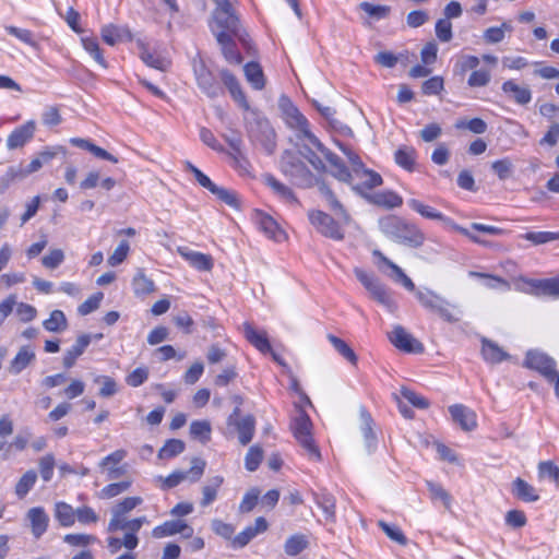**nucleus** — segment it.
I'll use <instances>...</instances> for the list:
<instances>
[{
	"label": "nucleus",
	"instance_id": "obj_1",
	"mask_svg": "<svg viewBox=\"0 0 559 559\" xmlns=\"http://www.w3.org/2000/svg\"><path fill=\"white\" fill-rule=\"evenodd\" d=\"M280 108L287 126L298 132V139L309 141L311 145L321 152L326 162H329L332 168L331 175L337 180H348L349 175L345 169L344 162L340 156L326 148L310 131L307 118L298 110V108L295 107L286 97H282L280 99Z\"/></svg>",
	"mask_w": 559,
	"mask_h": 559
},
{
	"label": "nucleus",
	"instance_id": "obj_2",
	"mask_svg": "<svg viewBox=\"0 0 559 559\" xmlns=\"http://www.w3.org/2000/svg\"><path fill=\"white\" fill-rule=\"evenodd\" d=\"M213 2L215 9L211 14L209 26L215 38L223 33L225 36H235L243 41L246 32L230 0H213Z\"/></svg>",
	"mask_w": 559,
	"mask_h": 559
},
{
	"label": "nucleus",
	"instance_id": "obj_3",
	"mask_svg": "<svg viewBox=\"0 0 559 559\" xmlns=\"http://www.w3.org/2000/svg\"><path fill=\"white\" fill-rule=\"evenodd\" d=\"M245 127L249 140L259 144L269 155L276 148V133L270 121L258 110L251 109L245 117Z\"/></svg>",
	"mask_w": 559,
	"mask_h": 559
},
{
	"label": "nucleus",
	"instance_id": "obj_4",
	"mask_svg": "<svg viewBox=\"0 0 559 559\" xmlns=\"http://www.w3.org/2000/svg\"><path fill=\"white\" fill-rule=\"evenodd\" d=\"M382 233L399 243L418 248L425 241L424 233L414 224H409L396 216H389L380 221Z\"/></svg>",
	"mask_w": 559,
	"mask_h": 559
},
{
	"label": "nucleus",
	"instance_id": "obj_5",
	"mask_svg": "<svg viewBox=\"0 0 559 559\" xmlns=\"http://www.w3.org/2000/svg\"><path fill=\"white\" fill-rule=\"evenodd\" d=\"M311 429L312 423L310 420V417L305 411L298 409L297 415L295 416L292 423V430L294 437L307 452V455L310 460L320 461L321 453L319 448L314 443Z\"/></svg>",
	"mask_w": 559,
	"mask_h": 559
},
{
	"label": "nucleus",
	"instance_id": "obj_6",
	"mask_svg": "<svg viewBox=\"0 0 559 559\" xmlns=\"http://www.w3.org/2000/svg\"><path fill=\"white\" fill-rule=\"evenodd\" d=\"M354 273L357 280L368 290L372 299L384 306L391 312L396 310V304L391 297L390 293L385 286L382 285L376 277L359 267H356Z\"/></svg>",
	"mask_w": 559,
	"mask_h": 559
},
{
	"label": "nucleus",
	"instance_id": "obj_7",
	"mask_svg": "<svg viewBox=\"0 0 559 559\" xmlns=\"http://www.w3.org/2000/svg\"><path fill=\"white\" fill-rule=\"evenodd\" d=\"M416 298L420 305L431 312L438 313L447 322H456L460 320L459 316L450 311V304L443 297L437 295L430 289L416 290Z\"/></svg>",
	"mask_w": 559,
	"mask_h": 559
},
{
	"label": "nucleus",
	"instance_id": "obj_8",
	"mask_svg": "<svg viewBox=\"0 0 559 559\" xmlns=\"http://www.w3.org/2000/svg\"><path fill=\"white\" fill-rule=\"evenodd\" d=\"M281 169L297 186L309 187L312 183L311 171L297 156L292 153H285L282 156Z\"/></svg>",
	"mask_w": 559,
	"mask_h": 559
},
{
	"label": "nucleus",
	"instance_id": "obj_9",
	"mask_svg": "<svg viewBox=\"0 0 559 559\" xmlns=\"http://www.w3.org/2000/svg\"><path fill=\"white\" fill-rule=\"evenodd\" d=\"M344 166L346 165L344 164ZM345 169L349 175V179L341 181L350 185L353 190L362 197L364 194H368L366 190H371L376 187H379L383 182L380 174L366 167L361 168L360 170H356V174L354 175H352L347 167H345Z\"/></svg>",
	"mask_w": 559,
	"mask_h": 559
},
{
	"label": "nucleus",
	"instance_id": "obj_10",
	"mask_svg": "<svg viewBox=\"0 0 559 559\" xmlns=\"http://www.w3.org/2000/svg\"><path fill=\"white\" fill-rule=\"evenodd\" d=\"M193 71L198 86L206 96L215 98L223 93L222 86L217 82L215 75L207 69L203 60L193 59Z\"/></svg>",
	"mask_w": 559,
	"mask_h": 559
},
{
	"label": "nucleus",
	"instance_id": "obj_11",
	"mask_svg": "<svg viewBox=\"0 0 559 559\" xmlns=\"http://www.w3.org/2000/svg\"><path fill=\"white\" fill-rule=\"evenodd\" d=\"M126 456L127 451L119 449L102 459L98 467L105 473L107 480H116L127 475L128 464H121Z\"/></svg>",
	"mask_w": 559,
	"mask_h": 559
},
{
	"label": "nucleus",
	"instance_id": "obj_12",
	"mask_svg": "<svg viewBox=\"0 0 559 559\" xmlns=\"http://www.w3.org/2000/svg\"><path fill=\"white\" fill-rule=\"evenodd\" d=\"M308 216L311 224L321 235L333 240H343L344 233L332 216L322 211H311L309 212Z\"/></svg>",
	"mask_w": 559,
	"mask_h": 559
},
{
	"label": "nucleus",
	"instance_id": "obj_13",
	"mask_svg": "<svg viewBox=\"0 0 559 559\" xmlns=\"http://www.w3.org/2000/svg\"><path fill=\"white\" fill-rule=\"evenodd\" d=\"M524 366L538 371L549 381L555 380L556 361L543 352L528 350L526 353Z\"/></svg>",
	"mask_w": 559,
	"mask_h": 559
},
{
	"label": "nucleus",
	"instance_id": "obj_14",
	"mask_svg": "<svg viewBox=\"0 0 559 559\" xmlns=\"http://www.w3.org/2000/svg\"><path fill=\"white\" fill-rule=\"evenodd\" d=\"M205 465V461L199 457H194L192 460V466L189 471H176L167 476L164 479V488H174L187 478H190L191 481H198L204 473Z\"/></svg>",
	"mask_w": 559,
	"mask_h": 559
},
{
	"label": "nucleus",
	"instance_id": "obj_15",
	"mask_svg": "<svg viewBox=\"0 0 559 559\" xmlns=\"http://www.w3.org/2000/svg\"><path fill=\"white\" fill-rule=\"evenodd\" d=\"M391 343L400 350L420 354L424 352L423 344L409 334L403 326L396 325L390 333Z\"/></svg>",
	"mask_w": 559,
	"mask_h": 559
},
{
	"label": "nucleus",
	"instance_id": "obj_16",
	"mask_svg": "<svg viewBox=\"0 0 559 559\" xmlns=\"http://www.w3.org/2000/svg\"><path fill=\"white\" fill-rule=\"evenodd\" d=\"M527 293L537 297L559 298V277L525 281Z\"/></svg>",
	"mask_w": 559,
	"mask_h": 559
},
{
	"label": "nucleus",
	"instance_id": "obj_17",
	"mask_svg": "<svg viewBox=\"0 0 559 559\" xmlns=\"http://www.w3.org/2000/svg\"><path fill=\"white\" fill-rule=\"evenodd\" d=\"M372 254L379 260V263L384 264L391 270L389 276L393 281L401 283L407 290L414 292L416 294L417 289L415 288V284L399 265L388 259L380 250H373Z\"/></svg>",
	"mask_w": 559,
	"mask_h": 559
},
{
	"label": "nucleus",
	"instance_id": "obj_18",
	"mask_svg": "<svg viewBox=\"0 0 559 559\" xmlns=\"http://www.w3.org/2000/svg\"><path fill=\"white\" fill-rule=\"evenodd\" d=\"M36 124L34 121L26 123L14 129L7 139V146L9 150H15L24 146L34 136Z\"/></svg>",
	"mask_w": 559,
	"mask_h": 559
},
{
	"label": "nucleus",
	"instance_id": "obj_19",
	"mask_svg": "<svg viewBox=\"0 0 559 559\" xmlns=\"http://www.w3.org/2000/svg\"><path fill=\"white\" fill-rule=\"evenodd\" d=\"M449 413L454 423L459 424L460 427L465 431H472L476 428V414L468 407L462 404L451 405Z\"/></svg>",
	"mask_w": 559,
	"mask_h": 559
},
{
	"label": "nucleus",
	"instance_id": "obj_20",
	"mask_svg": "<svg viewBox=\"0 0 559 559\" xmlns=\"http://www.w3.org/2000/svg\"><path fill=\"white\" fill-rule=\"evenodd\" d=\"M267 527L269 524L264 518H257L253 526H247L234 537L231 542L233 547L242 548L247 546L258 534L265 532Z\"/></svg>",
	"mask_w": 559,
	"mask_h": 559
},
{
	"label": "nucleus",
	"instance_id": "obj_21",
	"mask_svg": "<svg viewBox=\"0 0 559 559\" xmlns=\"http://www.w3.org/2000/svg\"><path fill=\"white\" fill-rule=\"evenodd\" d=\"M221 79L225 86L228 88L233 99L245 110H251L249 103L247 102L246 95L236 79V76L228 70L221 71Z\"/></svg>",
	"mask_w": 559,
	"mask_h": 559
},
{
	"label": "nucleus",
	"instance_id": "obj_22",
	"mask_svg": "<svg viewBox=\"0 0 559 559\" xmlns=\"http://www.w3.org/2000/svg\"><path fill=\"white\" fill-rule=\"evenodd\" d=\"M26 519L29 522L32 534L35 538L41 537L47 531L49 516L44 508L35 507L27 511Z\"/></svg>",
	"mask_w": 559,
	"mask_h": 559
},
{
	"label": "nucleus",
	"instance_id": "obj_23",
	"mask_svg": "<svg viewBox=\"0 0 559 559\" xmlns=\"http://www.w3.org/2000/svg\"><path fill=\"white\" fill-rule=\"evenodd\" d=\"M263 183L269 187L273 193L278 197L282 201L288 204L298 203V200L293 190L286 185L282 183L271 174H264L262 176Z\"/></svg>",
	"mask_w": 559,
	"mask_h": 559
},
{
	"label": "nucleus",
	"instance_id": "obj_24",
	"mask_svg": "<svg viewBox=\"0 0 559 559\" xmlns=\"http://www.w3.org/2000/svg\"><path fill=\"white\" fill-rule=\"evenodd\" d=\"M177 251L191 266L199 271H211L213 269L214 262L209 254L192 251L187 247H179Z\"/></svg>",
	"mask_w": 559,
	"mask_h": 559
},
{
	"label": "nucleus",
	"instance_id": "obj_25",
	"mask_svg": "<svg viewBox=\"0 0 559 559\" xmlns=\"http://www.w3.org/2000/svg\"><path fill=\"white\" fill-rule=\"evenodd\" d=\"M243 334L247 341L263 354L271 353V344L265 331H258L251 323H243Z\"/></svg>",
	"mask_w": 559,
	"mask_h": 559
},
{
	"label": "nucleus",
	"instance_id": "obj_26",
	"mask_svg": "<svg viewBox=\"0 0 559 559\" xmlns=\"http://www.w3.org/2000/svg\"><path fill=\"white\" fill-rule=\"evenodd\" d=\"M501 90L514 103L527 105L532 100V92L526 86L519 85L514 80H508L502 83Z\"/></svg>",
	"mask_w": 559,
	"mask_h": 559
},
{
	"label": "nucleus",
	"instance_id": "obj_27",
	"mask_svg": "<svg viewBox=\"0 0 559 559\" xmlns=\"http://www.w3.org/2000/svg\"><path fill=\"white\" fill-rule=\"evenodd\" d=\"M481 356L489 364H500L510 358L503 348L486 337L481 338Z\"/></svg>",
	"mask_w": 559,
	"mask_h": 559
},
{
	"label": "nucleus",
	"instance_id": "obj_28",
	"mask_svg": "<svg viewBox=\"0 0 559 559\" xmlns=\"http://www.w3.org/2000/svg\"><path fill=\"white\" fill-rule=\"evenodd\" d=\"M255 224L269 238L280 241L284 237V231L277 223L265 213L257 212Z\"/></svg>",
	"mask_w": 559,
	"mask_h": 559
},
{
	"label": "nucleus",
	"instance_id": "obj_29",
	"mask_svg": "<svg viewBox=\"0 0 559 559\" xmlns=\"http://www.w3.org/2000/svg\"><path fill=\"white\" fill-rule=\"evenodd\" d=\"M512 495L524 502H536L539 500L537 490L520 477L515 478L512 483Z\"/></svg>",
	"mask_w": 559,
	"mask_h": 559
},
{
	"label": "nucleus",
	"instance_id": "obj_30",
	"mask_svg": "<svg viewBox=\"0 0 559 559\" xmlns=\"http://www.w3.org/2000/svg\"><path fill=\"white\" fill-rule=\"evenodd\" d=\"M319 191L328 201L330 209L344 222L349 223L350 216L343 206V204L337 200L334 192L330 189V187L325 182L319 183Z\"/></svg>",
	"mask_w": 559,
	"mask_h": 559
},
{
	"label": "nucleus",
	"instance_id": "obj_31",
	"mask_svg": "<svg viewBox=\"0 0 559 559\" xmlns=\"http://www.w3.org/2000/svg\"><path fill=\"white\" fill-rule=\"evenodd\" d=\"M364 198L376 205L383 206L386 209L400 207L403 204V199L393 191H383L374 194H364Z\"/></svg>",
	"mask_w": 559,
	"mask_h": 559
},
{
	"label": "nucleus",
	"instance_id": "obj_32",
	"mask_svg": "<svg viewBox=\"0 0 559 559\" xmlns=\"http://www.w3.org/2000/svg\"><path fill=\"white\" fill-rule=\"evenodd\" d=\"M91 343V335L82 334L76 338L75 344L69 348L63 356V366L71 368L74 366L76 359L85 352Z\"/></svg>",
	"mask_w": 559,
	"mask_h": 559
},
{
	"label": "nucleus",
	"instance_id": "obj_33",
	"mask_svg": "<svg viewBox=\"0 0 559 559\" xmlns=\"http://www.w3.org/2000/svg\"><path fill=\"white\" fill-rule=\"evenodd\" d=\"M102 38L106 44L115 46L118 43L131 40L132 36L130 31L126 27L106 25L102 28Z\"/></svg>",
	"mask_w": 559,
	"mask_h": 559
},
{
	"label": "nucleus",
	"instance_id": "obj_34",
	"mask_svg": "<svg viewBox=\"0 0 559 559\" xmlns=\"http://www.w3.org/2000/svg\"><path fill=\"white\" fill-rule=\"evenodd\" d=\"M234 37L235 36H225V35H223V33H219L216 40L222 48V52H223L225 59L229 63L239 64L242 61V57L236 48V44L233 39Z\"/></svg>",
	"mask_w": 559,
	"mask_h": 559
},
{
	"label": "nucleus",
	"instance_id": "obj_35",
	"mask_svg": "<svg viewBox=\"0 0 559 559\" xmlns=\"http://www.w3.org/2000/svg\"><path fill=\"white\" fill-rule=\"evenodd\" d=\"M237 432H238V440L242 445H247L251 442L254 430H255V420L252 415H247L243 418L239 420H235V424Z\"/></svg>",
	"mask_w": 559,
	"mask_h": 559
},
{
	"label": "nucleus",
	"instance_id": "obj_36",
	"mask_svg": "<svg viewBox=\"0 0 559 559\" xmlns=\"http://www.w3.org/2000/svg\"><path fill=\"white\" fill-rule=\"evenodd\" d=\"M35 359V353L29 346H23L20 348L16 356L12 359L9 366V372L12 374H19L22 372L33 360Z\"/></svg>",
	"mask_w": 559,
	"mask_h": 559
},
{
	"label": "nucleus",
	"instance_id": "obj_37",
	"mask_svg": "<svg viewBox=\"0 0 559 559\" xmlns=\"http://www.w3.org/2000/svg\"><path fill=\"white\" fill-rule=\"evenodd\" d=\"M395 163L407 171H414L416 167L417 152L412 146H401L394 153Z\"/></svg>",
	"mask_w": 559,
	"mask_h": 559
},
{
	"label": "nucleus",
	"instance_id": "obj_38",
	"mask_svg": "<svg viewBox=\"0 0 559 559\" xmlns=\"http://www.w3.org/2000/svg\"><path fill=\"white\" fill-rule=\"evenodd\" d=\"M317 506L323 511L325 519L330 522H335L336 513V499L329 492H320L314 495Z\"/></svg>",
	"mask_w": 559,
	"mask_h": 559
},
{
	"label": "nucleus",
	"instance_id": "obj_39",
	"mask_svg": "<svg viewBox=\"0 0 559 559\" xmlns=\"http://www.w3.org/2000/svg\"><path fill=\"white\" fill-rule=\"evenodd\" d=\"M224 483L223 476H214L206 480V484L202 487V499L201 506L207 507L215 501L218 489Z\"/></svg>",
	"mask_w": 559,
	"mask_h": 559
},
{
	"label": "nucleus",
	"instance_id": "obj_40",
	"mask_svg": "<svg viewBox=\"0 0 559 559\" xmlns=\"http://www.w3.org/2000/svg\"><path fill=\"white\" fill-rule=\"evenodd\" d=\"M407 205L413 211L420 214L425 218L450 222V219L447 218L442 213L438 212L436 209H433L429 205L424 204L421 201H419L417 199H409L407 201Z\"/></svg>",
	"mask_w": 559,
	"mask_h": 559
},
{
	"label": "nucleus",
	"instance_id": "obj_41",
	"mask_svg": "<svg viewBox=\"0 0 559 559\" xmlns=\"http://www.w3.org/2000/svg\"><path fill=\"white\" fill-rule=\"evenodd\" d=\"M132 288L135 296L143 297L155 290V284L143 271H139L132 280Z\"/></svg>",
	"mask_w": 559,
	"mask_h": 559
},
{
	"label": "nucleus",
	"instance_id": "obj_42",
	"mask_svg": "<svg viewBox=\"0 0 559 559\" xmlns=\"http://www.w3.org/2000/svg\"><path fill=\"white\" fill-rule=\"evenodd\" d=\"M55 518L62 526H72L75 522L76 510L66 502H58L55 507Z\"/></svg>",
	"mask_w": 559,
	"mask_h": 559
},
{
	"label": "nucleus",
	"instance_id": "obj_43",
	"mask_svg": "<svg viewBox=\"0 0 559 559\" xmlns=\"http://www.w3.org/2000/svg\"><path fill=\"white\" fill-rule=\"evenodd\" d=\"M245 74L248 82L255 90H262L265 85L262 68L257 62H249L245 66Z\"/></svg>",
	"mask_w": 559,
	"mask_h": 559
},
{
	"label": "nucleus",
	"instance_id": "obj_44",
	"mask_svg": "<svg viewBox=\"0 0 559 559\" xmlns=\"http://www.w3.org/2000/svg\"><path fill=\"white\" fill-rule=\"evenodd\" d=\"M43 326L48 332L59 333L68 328V320L61 310H53L50 317L43 322Z\"/></svg>",
	"mask_w": 559,
	"mask_h": 559
},
{
	"label": "nucleus",
	"instance_id": "obj_45",
	"mask_svg": "<svg viewBox=\"0 0 559 559\" xmlns=\"http://www.w3.org/2000/svg\"><path fill=\"white\" fill-rule=\"evenodd\" d=\"M328 340L333 345L335 350L341 356H343L347 361H349L354 366L357 364V360H358L357 355L355 354V352L349 347V345L345 341H343L342 338H340L335 335H332V334L328 335Z\"/></svg>",
	"mask_w": 559,
	"mask_h": 559
},
{
	"label": "nucleus",
	"instance_id": "obj_46",
	"mask_svg": "<svg viewBox=\"0 0 559 559\" xmlns=\"http://www.w3.org/2000/svg\"><path fill=\"white\" fill-rule=\"evenodd\" d=\"M211 424L207 420H193L190 424V435L192 438L206 443L211 439Z\"/></svg>",
	"mask_w": 559,
	"mask_h": 559
},
{
	"label": "nucleus",
	"instance_id": "obj_47",
	"mask_svg": "<svg viewBox=\"0 0 559 559\" xmlns=\"http://www.w3.org/2000/svg\"><path fill=\"white\" fill-rule=\"evenodd\" d=\"M300 154L312 165L318 171H325V165L321 157L317 154L318 150L307 141L301 145ZM319 153H321L319 151Z\"/></svg>",
	"mask_w": 559,
	"mask_h": 559
},
{
	"label": "nucleus",
	"instance_id": "obj_48",
	"mask_svg": "<svg viewBox=\"0 0 559 559\" xmlns=\"http://www.w3.org/2000/svg\"><path fill=\"white\" fill-rule=\"evenodd\" d=\"M513 27L510 23L503 22L501 26L489 27L484 32V39L487 44H498L503 40L504 33H511Z\"/></svg>",
	"mask_w": 559,
	"mask_h": 559
},
{
	"label": "nucleus",
	"instance_id": "obj_49",
	"mask_svg": "<svg viewBox=\"0 0 559 559\" xmlns=\"http://www.w3.org/2000/svg\"><path fill=\"white\" fill-rule=\"evenodd\" d=\"M23 179L22 165L9 167L0 177V194L5 193L14 181Z\"/></svg>",
	"mask_w": 559,
	"mask_h": 559
},
{
	"label": "nucleus",
	"instance_id": "obj_50",
	"mask_svg": "<svg viewBox=\"0 0 559 559\" xmlns=\"http://www.w3.org/2000/svg\"><path fill=\"white\" fill-rule=\"evenodd\" d=\"M180 527H182V520L166 521L162 525L154 527L152 535L155 538L173 536L180 532Z\"/></svg>",
	"mask_w": 559,
	"mask_h": 559
},
{
	"label": "nucleus",
	"instance_id": "obj_51",
	"mask_svg": "<svg viewBox=\"0 0 559 559\" xmlns=\"http://www.w3.org/2000/svg\"><path fill=\"white\" fill-rule=\"evenodd\" d=\"M132 485L131 479H126L119 483H111L107 486H105L100 492L99 497L102 499H111L114 497L119 496L120 493L127 491Z\"/></svg>",
	"mask_w": 559,
	"mask_h": 559
},
{
	"label": "nucleus",
	"instance_id": "obj_52",
	"mask_svg": "<svg viewBox=\"0 0 559 559\" xmlns=\"http://www.w3.org/2000/svg\"><path fill=\"white\" fill-rule=\"evenodd\" d=\"M84 49L94 58V60L103 68H107V61L105 60L103 52L99 48L96 38L85 37L82 38Z\"/></svg>",
	"mask_w": 559,
	"mask_h": 559
},
{
	"label": "nucleus",
	"instance_id": "obj_53",
	"mask_svg": "<svg viewBox=\"0 0 559 559\" xmlns=\"http://www.w3.org/2000/svg\"><path fill=\"white\" fill-rule=\"evenodd\" d=\"M211 193L230 207H239L238 195L234 190L226 189L216 185Z\"/></svg>",
	"mask_w": 559,
	"mask_h": 559
},
{
	"label": "nucleus",
	"instance_id": "obj_54",
	"mask_svg": "<svg viewBox=\"0 0 559 559\" xmlns=\"http://www.w3.org/2000/svg\"><path fill=\"white\" fill-rule=\"evenodd\" d=\"M185 442L179 439L168 440L158 452L159 459H171L185 451Z\"/></svg>",
	"mask_w": 559,
	"mask_h": 559
},
{
	"label": "nucleus",
	"instance_id": "obj_55",
	"mask_svg": "<svg viewBox=\"0 0 559 559\" xmlns=\"http://www.w3.org/2000/svg\"><path fill=\"white\" fill-rule=\"evenodd\" d=\"M308 545V542L304 535L297 534L290 536L285 545L284 549L288 556L299 555Z\"/></svg>",
	"mask_w": 559,
	"mask_h": 559
},
{
	"label": "nucleus",
	"instance_id": "obj_56",
	"mask_svg": "<svg viewBox=\"0 0 559 559\" xmlns=\"http://www.w3.org/2000/svg\"><path fill=\"white\" fill-rule=\"evenodd\" d=\"M263 459V450L259 445H252L249 448L246 457H245V466L249 472H254Z\"/></svg>",
	"mask_w": 559,
	"mask_h": 559
},
{
	"label": "nucleus",
	"instance_id": "obj_57",
	"mask_svg": "<svg viewBox=\"0 0 559 559\" xmlns=\"http://www.w3.org/2000/svg\"><path fill=\"white\" fill-rule=\"evenodd\" d=\"M456 129H467L475 134H483L487 131V123L480 118L471 120L460 119L455 122Z\"/></svg>",
	"mask_w": 559,
	"mask_h": 559
},
{
	"label": "nucleus",
	"instance_id": "obj_58",
	"mask_svg": "<svg viewBox=\"0 0 559 559\" xmlns=\"http://www.w3.org/2000/svg\"><path fill=\"white\" fill-rule=\"evenodd\" d=\"M539 478H549L559 486V466L551 461H543L538 464Z\"/></svg>",
	"mask_w": 559,
	"mask_h": 559
},
{
	"label": "nucleus",
	"instance_id": "obj_59",
	"mask_svg": "<svg viewBox=\"0 0 559 559\" xmlns=\"http://www.w3.org/2000/svg\"><path fill=\"white\" fill-rule=\"evenodd\" d=\"M491 169L500 180H506L512 176L514 166L510 158L506 157L502 159L495 160L491 164Z\"/></svg>",
	"mask_w": 559,
	"mask_h": 559
},
{
	"label": "nucleus",
	"instance_id": "obj_60",
	"mask_svg": "<svg viewBox=\"0 0 559 559\" xmlns=\"http://www.w3.org/2000/svg\"><path fill=\"white\" fill-rule=\"evenodd\" d=\"M378 525L384 532V534L393 542L402 546H405L407 544L406 536L396 525H391L384 521H379Z\"/></svg>",
	"mask_w": 559,
	"mask_h": 559
},
{
	"label": "nucleus",
	"instance_id": "obj_61",
	"mask_svg": "<svg viewBox=\"0 0 559 559\" xmlns=\"http://www.w3.org/2000/svg\"><path fill=\"white\" fill-rule=\"evenodd\" d=\"M534 245H543L559 239V233L551 231H530L522 236Z\"/></svg>",
	"mask_w": 559,
	"mask_h": 559
},
{
	"label": "nucleus",
	"instance_id": "obj_62",
	"mask_svg": "<svg viewBox=\"0 0 559 559\" xmlns=\"http://www.w3.org/2000/svg\"><path fill=\"white\" fill-rule=\"evenodd\" d=\"M427 487H428L429 493L431 496V499L441 500L443 506L447 509H450L451 496L441 485L432 483V481H427Z\"/></svg>",
	"mask_w": 559,
	"mask_h": 559
},
{
	"label": "nucleus",
	"instance_id": "obj_63",
	"mask_svg": "<svg viewBox=\"0 0 559 559\" xmlns=\"http://www.w3.org/2000/svg\"><path fill=\"white\" fill-rule=\"evenodd\" d=\"M37 475L34 471L26 472L15 487V492L19 497H24L29 489L34 486Z\"/></svg>",
	"mask_w": 559,
	"mask_h": 559
},
{
	"label": "nucleus",
	"instance_id": "obj_64",
	"mask_svg": "<svg viewBox=\"0 0 559 559\" xmlns=\"http://www.w3.org/2000/svg\"><path fill=\"white\" fill-rule=\"evenodd\" d=\"M64 261V252L61 249H51L48 254L41 259V264L46 269L55 270Z\"/></svg>",
	"mask_w": 559,
	"mask_h": 559
}]
</instances>
